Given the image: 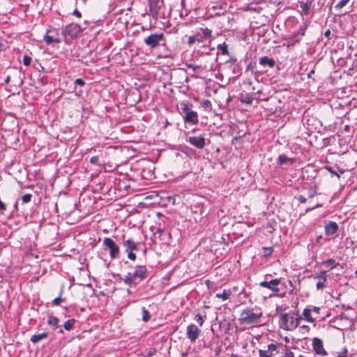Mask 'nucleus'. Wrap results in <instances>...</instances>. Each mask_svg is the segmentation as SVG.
I'll return each instance as SVG.
<instances>
[{"mask_svg": "<svg viewBox=\"0 0 357 357\" xmlns=\"http://www.w3.org/2000/svg\"><path fill=\"white\" fill-rule=\"evenodd\" d=\"M75 84L82 86H84L85 84V82H84V81L82 79L77 78L75 81Z\"/></svg>", "mask_w": 357, "mask_h": 357, "instance_id": "79ce46f5", "label": "nucleus"}, {"mask_svg": "<svg viewBox=\"0 0 357 357\" xmlns=\"http://www.w3.org/2000/svg\"><path fill=\"white\" fill-rule=\"evenodd\" d=\"M151 318L149 312L145 308H142V320L144 322L148 321Z\"/></svg>", "mask_w": 357, "mask_h": 357, "instance_id": "a878e982", "label": "nucleus"}, {"mask_svg": "<svg viewBox=\"0 0 357 357\" xmlns=\"http://www.w3.org/2000/svg\"><path fill=\"white\" fill-rule=\"evenodd\" d=\"M10 76H8L5 80V82L8 84L10 82Z\"/></svg>", "mask_w": 357, "mask_h": 357, "instance_id": "4d7b16f0", "label": "nucleus"}, {"mask_svg": "<svg viewBox=\"0 0 357 357\" xmlns=\"http://www.w3.org/2000/svg\"><path fill=\"white\" fill-rule=\"evenodd\" d=\"M236 61V59L234 57L230 58L229 60L226 61V63H234Z\"/></svg>", "mask_w": 357, "mask_h": 357, "instance_id": "603ef678", "label": "nucleus"}, {"mask_svg": "<svg viewBox=\"0 0 357 357\" xmlns=\"http://www.w3.org/2000/svg\"><path fill=\"white\" fill-rule=\"evenodd\" d=\"M59 333H63V330H62V329H60V330H59Z\"/></svg>", "mask_w": 357, "mask_h": 357, "instance_id": "680f3d73", "label": "nucleus"}, {"mask_svg": "<svg viewBox=\"0 0 357 357\" xmlns=\"http://www.w3.org/2000/svg\"><path fill=\"white\" fill-rule=\"evenodd\" d=\"M261 317L262 312L260 310L246 308L241 312L238 321L241 324H252L257 323Z\"/></svg>", "mask_w": 357, "mask_h": 357, "instance_id": "7ed1b4c3", "label": "nucleus"}, {"mask_svg": "<svg viewBox=\"0 0 357 357\" xmlns=\"http://www.w3.org/2000/svg\"><path fill=\"white\" fill-rule=\"evenodd\" d=\"M195 35L197 42L202 43L211 38L212 31L208 28H201Z\"/></svg>", "mask_w": 357, "mask_h": 357, "instance_id": "f8f14e48", "label": "nucleus"}, {"mask_svg": "<svg viewBox=\"0 0 357 357\" xmlns=\"http://www.w3.org/2000/svg\"><path fill=\"white\" fill-rule=\"evenodd\" d=\"M302 319L298 312L283 313L280 315L282 328L285 331L295 330Z\"/></svg>", "mask_w": 357, "mask_h": 357, "instance_id": "f03ea898", "label": "nucleus"}, {"mask_svg": "<svg viewBox=\"0 0 357 357\" xmlns=\"http://www.w3.org/2000/svg\"><path fill=\"white\" fill-rule=\"evenodd\" d=\"M231 295V291L230 289H225L222 293H217L215 297L226 301L230 298Z\"/></svg>", "mask_w": 357, "mask_h": 357, "instance_id": "6ab92c4d", "label": "nucleus"}, {"mask_svg": "<svg viewBox=\"0 0 357 357\" xmlns=\"http://www.w3.org/2000/svg\"><path fill=\"white\" fill-rule=\"evenodd\" d=\"M328 33H329V31H327L326 32V34H328Z\"/></svg>", "mask_w": 357, "mask_h": 357, "instance_id": "69168bd1", "label": "nucleus"}, {"mask_svg": "<svg viewBox=\"0 0 357 357\" xmlns=\"http://www.w3.org/2000/svg\"><path fill=\"white\" fill-rule=\"evenodd\" d=\"M82 31L83 29L78 24L71 23L65 27L63 32L71 38H77Z\"/></svg>", "mask_w": 357, "mask_h": 357, "instance_id": "9d476101", "label": "nucleus"}, {"mask_svg": "<svg viewBox=\"0 0 357 357\" xmlns=\"http://www.w3.org/2000/svg\"><path fill=\"white\" fill-rule=\"evenodd\" d=\"M324 282H323V281L318 282L317 283V289H322L325 287Z\"/></svg>", "mask_w": 357, "mask_h": 357, "instance_id": "49530a36", "label": "nucleus"}, {"mask_svg": "<svg viewBox=\"0 0 357 357\" xmlns=\"http://www.w3.org/2000/svg\"><path fill=\"white\" fill-rule=\"evenodd\" d=\"M31 61V58L28 55H24L23 56V64L26 66L30 65Z\"/></svg>", "mask_w": 357, "mask_h": 357, "instance_id": "e433bc0d", "label": "nucleus"}, {"mask_svg": "<svg viewBox=\"0 0 357 357\" xmlns=\"http://www.w3.org/2000/svg\"><path fill=\"white\" fill-rule=\"evenodd\" d=\"M163 4V1L161 0H150L149 1V12L152 17L157 18L158 17H162L160 15V9Z\"/></svg>", "mask_w": 357, "mask_h": 357, "instance_id": "6e6552de", "label": "nucleus"}, {"mask_svg": "<svg viewBox=\"0 0 357 357\" xmlns=\"http://www.w3.org/2000/svg\"><path fill=\"white\" fill-rule=\"evenodd\" d=\"M347 349H344V351L338 354V357H347Z\"/></svg>", "mask_w": 357, "mask_h": 357, "instance_id": "3c124183", "label": "nucleus"}, {"mask_svg": "<svg viewBox=\"0 0 357 357\" xmlns=\"http://www.w3.org/2000/svg\"><path fill=\"white\" fill-rule=\"evenodd\" d=\"M229 357H241L239 356L238 355H237L236 354H231Z\"/></svg>", "mask_w": 357, "mask_h": 357, "instance_id": "6e6d98bb", "label": "nucleus"}, {"mask_svg": "<svg viewBox=\"0 0 357 357\" xmlns=\"http://www.w3.org/2000/svg\"><path fill=\"white\" fill-rule=\"evenodd\" d=\"M312 347L313 350L317 354L321 356H326L327 352L324 348L323 342L318 337H314L312 340Z\"/></svg>", "mask_w": 357, "mask_h": 357, "instance_id": "ddd939ff", "label": "nucleus"}, {"mask_svg": "<svg viewBox=\"0 0 357 357\" xmlns=\"http://www.w3.org/2000/svg\"><path fill=\"white\" fill-rule=\"evenodd\" d=\"M314 278L315 279H320L323 282H326L327 280V273L326 271H322L320 272V273L317 275H314Z\"/></svg>", "mask_w": 357, "mask_h": 357, "instance_id": "bb28decb", "label": "nucleus"}, {"mask_svg": "<svg viewBox=\"0 0 357 357\" xmlns=\"http://www.w3.org/2000/svg\"><path fill=\"white\" fill-rule=\"evenodd\" d=\"M313 312H316V313H319V311H320V307H313L312 310Z\"/></svg>", "mask_w": 357, "mask_h": 357, "instance_id": "864d4df0", "label": "nucleus"}, {"mask_svg": "<svg viewBox=\"0 0 357 357\" xmlns=\"http://www.w3.org/2000/svg\"><path fill=\"white\" fill-rule=\"evenodd\" d=\"M259 63L264 66H268L270 68H273L275 64V62L274 59L265 56L259 59Z\"/></svg>", "mask_w": 357, "mask_h": 357, "instance_id": "f3484780", "label": "nucleus"}, {"mask_svg": "<svg viewBox=\"0 0 357 357\" xmlns=\"http://www.w3.org/2000/svg\"><path fill=\"white\" fill-rule=\"evenodd\" d=\"M44 41L47 44L50 45L53 42L55 43H59V39L58 38H54L53 37L47 35V33L44 36Z\"/></svg>", "mask_w": 357, "mask_h": 357, "instance_id": "393cba45", "label": "nucleus"}, {"mask_svg": "<svg viewBox=\"0 0 357 357\" xmlns=\"http://www.w3.org/2000/svg\"><path fill=\"white\" fill-rule=\"evenodd\" d=\"M47 324L50 326H52L56 328V327H58L59 319H58V318H56L55 317L50 316L48 317Z\"/></svg>", "mask_w": 357, "mask_h": 357, "instance_id": "4be33fe9", "label": "nucleus"}, {"mask_svg": "<svg viewBox=\"0 0 357 357\" xmlns=\"http://www.w3.org/2000/svg\"><path fill=\"white\" fill-rule=\"evenodd\" d=\"M310 2L301 3V8L303 12L307 13L310 8Z\"/></svg>", "mask_w": 357, "mask_h": 357, "instance_id": "2f4dec72", "label": "nucleus"}, {"mask_svg": "<svg viewBox=\"0 0 357 357\" xmlns=\"http://www.w3.org/2000/svg\"><path fill=\"white\" fill-rule=\"evenodd\" d=\"M123 246L125 248V251L133 252L137 250V243L135 242L132 238H128L123 241Z\"/></svg>", "mask_w": 357, "mask_h": 357, "instance_id": "dca6fc26", "label": "nucleus"}, {"mask_svg": "<svg viewBox=\"0 0 357 357\" xmlns=\"http://www.w3.org/2000/svg\"><path fill=\"white\" fill-rule=\"evenodd\" d=\"M201 334V330L196 325L191 324L186 328V336L191 342H195Z\"/></svg>", "mask_w": 357, "mask_h": 357, "instance_id": "1a4fd4ad", "label": "nucleus"}, {"mask_svg": "<svg viewBox=\"0 0 357 357\" xmlns=\"http://www.w3.org/2000/svg\"><path fill=\"white\" fill-rule=\"evenodd\" d=\"M75 323V320L74 319H69L64 323L63 327L66 331H70L73 328Z\"/></svg>", "mask_w": 357, "mask_h": 357, "instance_id": "5701e85b", "label": "nucleus"}, {"mask_svg": "<svg viewBox=\"0 0 357 357\" xmlns=\"http://www.w3.org/2000/svg\"><path fill=\"white\" fill-rule=\"evenodd\" d=\"M63 301V299L61 298V296H59L56 298H54L53 301H52V304L54 305H60V303Z\"/></svg>", "mask_w": 357, "mask_h": 357, "instance_id": "ea45409f", "label": "nucleus"}, {"mask_svg": "<svg viewBox=\"0 0 357 357\" xmlns=\"http://www.w3.org/2000/svg\"><path fill=\"white\" fill-rule=\"evenodd\" d=\"M314 71L312 70L307 75V77L310 78L312 77V75L314 74Z\"/></svg>", "mask_w": 357, "mask_h": 357, "instance_id": "5fc2aeb1", "label": "nucleus"}, {"mask_svg": "<svg viewBox=\"0 0 357 357\" xmlns=\"http://www.w3.org/2000/svg\"><path fill=\"white\" fill-rule=\"evenodd\" d=\"M127 292H128V294H130V293H131L129 289L127 290Z\"/></svg>", "mask_w": 357, "mask_h": 357, "instance_id": "13d9d810", "label": "nucleus"}, {"mask_svg": "<svg viewBox=\"0 0 357 357\" xmlns=\"http://www.w3.org/2000/svg\"><path fill=\"white\" fill-rule=\"evenodd\" d=\"M356 277L357 278V270L355 271Z\"/></svg>", "mask_w": 357, "mask_h": 357, "instance_id": "052dcab7", "label": "nucleus"}, {"mask_svg": "<svg viewBox=\"0 0 357 357\" xmlns=\"http://www.w3.org/2000/svg\"><path fill=\"white\" fill-rule=\"evenodd\" d=\"M82 1H83V2H84V3L86 1V0H82Z\"/></svg>", "mask_w": 357, "mask_h": 357, "instance_id": "774afa93", "label": "nucleus"}, {"mask_svg": "<svg viewBox=\"0 0 357 357\" xmlns=\"http://www.w3.org/2000/svg\"><path fill=\"white\" fill-rule=\"evenodd\" d=\"M328 33H329V31H327L326 32V34H328Z\"/></svg>", "mask_w": 357, "mask_h": 357, "instance_id": "e2e57ef3", "label": "nucleus"}, {"mask_svg": "<svg viewBox=\"0 0 357 357\" xmlns=\"http://www.w3.org/2000/svg\"><path fill=\"white\" fill-rule=\"evenodd\" d=\"M195 319L197 322V324L199 325V326H203L204 320L201 314H196Z\"/></svg>", "mask_w": 357, "mask_h": 357, "instance_id": "473e14b6", "label": "nucleus"}, {"mask_svg": "<svg viewBox=\"0 0 357 357\" xmlns=\"http://www.w3.org/2000/svg\"><path fill=\"white\" fill-rule=\"evenodd\" d=\"M338 229V225L333 221H329L324 226L325 233L327 236H333Z\"/></svg>", "mask_w": 357, "mask_h": 357, "instance_id": "4468645a", "label": "nucleus"}, {"mask_svg": "<svg viewBox=\"0 0 357 357\" xmlns=\"http://www.w3.org/2000/svg\"><path fill=\"white\" fill-rule=\"evenodd\" d=\"M203 50L202 51V54H209L211 51H213L215 50L214 47H209L208 46H203L202 47Z\"/></svg>", "mask_w": 357, "mask_h": 357, "instance_id": "f704fd0d", "label": "nucleus"}, {"mask_svg": "<svg viewBox=\"0 0 357 357\" xmlns=\"http://www.w3.org/2000/svg\"><path fill=\"white\" fill-rule=\"evenodd\" d=\"M197 42L195 35L190 36L188 38V44L189 46H192L194 43Z\"/></svg>", "mask_w": 357, "mask_h": 357, "instance_id": "4c0bfd02", "label": "nucleus"}, {"mask_svg": "<svg viewBox=\"0 0 357 357\" xmlns=\"http://www.w3.org/2000/svg\"><path fill=\"white\" fill-rule=\"evenodd\" d=\"M128 257L132 261H135L136 259V255L133 252H127Z\"/></svg>", "mask_w": 357, "mask_h": 357, "instance_id": "37998d69", "label": "nucleus"}, {"mask_svg": "<svg viewBox=\"0 0 357 357\" xmlns=\"http://www.w3.org/2000/svg\"><path fill=\"white\" fill-rule=\"evenodd\" d=\"M298 200L299 202L301 203H305L306 201H307V199L305 197H304L303 195H300L298 197Z\"/></svg>", "mask_w": 357, "mask_h": 357, "instance_id": "09e8293b", "label": "nucleus"}, {"mask_svg": "<svg viewBox=\"0 0 357 357\" xmlns=\"http://www.w3.org/2000/svg\"><path fill=\"white\" fill-rule=\"evenodd\" d=\"M326 169L333 175L336 176L338 178L340 177L341 174L344 173V170L338 169V172L335 171L332 167H326Z\"/></svg>", "mask_w": 357, "mask_h": 357, "instance_id": "412c9836", "label": "nucleus"}, {"mask_svg": "<svg viewBox=\"0 0 357 357\" xmlns=\"http://www.w3.org/2000/svg\"><path fill=\"white\" fill-rule=\"evenodd\" d=\"M252 100H253V98L251 96L248 95V94L245 95L241 99V102H244V103H246V104H249V105L252 104Z\"/></svg>", "mask_w": 357, "mask_h": 357, "instance_id": "c85d7f7f", "label": "nucleus"}, {"mask_svg": "<svg viewBox=\"0 0 357 357\" xmlns=\"http://www.w3.org/2000/svg\"><path fill=\"white\" fill-rule=\"evenodd\" d=\"M281 282V280L276 278L270 281H264L259 283L260 287L267 288L273 291V296H279L280 288L279 284ZM271 297L272 295L270 296Z\"/></svg>", "mask_w": 357, "mask_h": 357, "instance_id": "0eeeda50", "label": "nucleus"}, {"mask_svg": "<svg viewBox=\"0 0 357 357\" xmlns=\"http://www.w3.org/2000/svg\"><path fill=\"white\" fill-rule=\"evenodd\" d=\"M323 264L331 266V268L336 267V266L337 265V264L335 263V261L333 259H328L324 261L323 262Z\"/></svg>", "mask_w": 357, "mask_h": 357, "instance_id": "cd10ccee", "label": "nucleus"}, {"mask_svg": "<svg viewBox=\"0 0 357 357\" xmlns=\"http://www.w3.org/2000/svg\"><path fill=\"white\" fill-rule=\"evenodd\" d=\"M218 49H219L221 51V54L224 55H228L229 51L227 48V45L224 43L222 44H220L218 45Z\"/></svg>", "mask_w": 357, "mask_h": 357, "instance_id": "b1692460", "label": "nucleus"}, {"mask_svg": "<svg viewBox=\"0 0 357 357\" xmlns=\"http://www.w3.org/2000/svg\"><path fill=\"white\" fill-rule=\"evenodd\" d=\"M312 310L309 308H305L303 312V319L308 322L313 323L315 319L311 316Z\"/></svg>", "mask_w": 357, "mask_h": 357, "instance_id": "aec40b11", "label": "nucleus"}, {"mask_svg": "<svg viewBox=\"0 0 357 357\" xmlns=\"http://www.w3.org/2000/svg\"><path fill=\"white\" fill-rule=\"evenodd\" d=\"M147 272V268L145 266H136L134 271L128 273L123 278V282L127 285H137L146 278Z\"/></svg>", "mask_w": 357, "mask_h": 357, "instance_id": "f257e3e1", "label": "nucleus"}, {"mask_svg": "<svg viewBox=\"0 0 357 357\" xmlns=\"http://www.w3.org/2000/svg\"><path fill=\"white\" fill-rule=\"evenodd\" d=\"M291 159L285 155H280L278 157V163L282 165L289 161Z\"/></svg>", "mask_w": 357, "mask_h": 357, "instance_id": "c756f323", "label": "nucleus"}, {"mask_svg": "<svg viewBox=\"0 0 357 357\" xmlns=\"http://www.w3.org/2000/svg\"><path fill=\"white\" fill-rule=\"evenodd\" d=\"M187 142L199 149H202L206 146V139L202 135L188 137Z\"/></svg>", "mask_w": 357, "mask_h": 357, "instance_id": "9b49d317", "label": "nucleus"}, {"mask_svg": "<svg viewBox=\"0 0 357 357\" xmlns=\"http://www.w3.org/2000/svg\"><path fill=\"white\" fill-rule=\"evenodd\" d=\"M181 110L184 114L183 119L185 123L192 125H196L199 122L198 114L191 109L192 105L188 103H181Z\"/></svg>", "mask_w": 357, "mask_h": 357, "instance_id": "20e7f679", "label": "nucleus"}, {"mask_svg": "<svg viewBox=\"0 0 357 357\" xmlns=\"http://www.w3.org/2000/svg\"><path fill=\"white\" fill-rule=\"evenodd\" d=\"M165 37L162 33H153L144 39V43L151 49L155 48L160 44L164 45Z\"/></svg>", "mask_w": 357, "mask_h": 357, "instance_id": "39448f33", "label": "nucleus"}, {"mask_svg": "<svg viewBox=\"0 0 357 357\" xmlns=\"http://www.w3.org/2000/svg\"><path fill=\"white\" fill-rule=\"evenodd\" d=\"M273 248L271 247L264 248V253L265 256H269L273 253Z\"/></svg>", "mask_w": 357, "mask_h": 357, "instance_id": "58836bf2", "label": "nucleus"}, {"mask_svg": "<svg viewBox=\"0 0 357 357\" xmlns=\"http://www.w3.org/2000/svg\"><path fill=\"white\" fill-rule=\"evenodd\" d=\"M103 245L109 250V256L112 259H116L119 257V247L112 238H105L103 239Z\"/></svg>", "mask_w": 357, "mask_h": 357, "instance_id": "423d86ee", "label": "nucleus"}, {"mask_svg": "<svg viewBox=\"0 0 357 357\" xmlns=\"http://www.w3.org/2000/svg\"><path fill=\"white\" fill-rule=\"evenodd\" d=\"M202 107L206 109H209L210 110L212 109V105L210 100H205L202 103Z\"/></svg>", "mask_w": 357, "mask_h": 357, "instance_id": "72a5a7b5", "label": "nucleus"}, {"mask_svg": "<svg viewBox=\"0 0 357 357\" xmlns=\"http://www.w3.org/2000/svg\"><path fill=\"white\" fill-rule=\"evenodd\" d=\"M90 162L91 164H98V156H93L90 159Z\"/></svg>", "mask_w": 357, "mask_h": 357, "instance_id": "a18cd8bd", "label": "nucleus"}, {"mask_svg": "<svg viewBox=\"0 0 357 357\" xmlns=\"http://www.w3.org/2000/svg\"><path fill=\"white\" fill-rule=\"evenodd\" d=\"M278 345L275 344H270L267 347V349H260L259 351V357H272L273 352L276 351Z\"/></svg>", "mask_w": 357, "mask_h": 357, "instance_id": "2eb2a0df", "label": "nucleus"}, {"mask_svg": "<svg viewBox=\"0 0 357 357\" xmlns=\"http://www.w3.org/2000/svg\"><path fill=\"white\" fill-rule=\"evenodd\" d=\"M328 33H329V31H327L326 32V34H328Z\"/></svg>", "mask_w": 357, "mask_h": 357, "instance_id": "338daca9", "label": "nucleus"}, {"mask_svg": "<svg viewBox=\"0 0 357 357\" xmlns=\"http://www.w3.org/2000/svg\"><path fill=\"white\" fill-rule=\"evenodd\" d=\"M328 33H329V31H327L326 32V34H328Z\"/></svg>", "mask_w": 357, "mask_h": 357, "instance_id": "0e129e2a", "label": "nucleus"}, {"mask_svg": "<svg viewBox=\"0 0 357 357\" xmlns=\"http://www.w3.org/2000/svg\"><path fill=\"white\" fill-rule=\"evenodd\" d=\"M316 195V191L313 189H310L309 191H308V194H307V196L309 198H312L314 197V195Z\"/></svg>", "mask_w": 357, "mask_h": 357, "instance_id": "c03bdc74", "label": "nucleus"}, {"mask_svg": "<svg viewBox=\"0 0 357 357\" xmlns=\"http://www.w3.org/2000/svg\"><path fill=\"white\" fill-rule=\"evenodd\" d=\"M48 333H43L40 334H36L31 336L30 340L32 343L36 344L39 341L47 337Z\"/></svg>", "mask_w": 357, "mask_h": 357, "instance_id": "a211bd4d", "label": "nucleus"}, {"mask_svg": "<svg viewBox=\"0 0 357 357\" xmlns=\"http://www.w3.org/2000/svg\"><path fill=\"white\" fill-rule=\"evenodd\" d=\"M350 0H341L335 6L336 9H341L344 7Z\"/></svg>", "mask_w": 357, "mask_h": 357, "instance_id": "7c9ffc66", "label": "nucleus"}, {"mask_svg": "<svg viewBox=\"0 0 357 357\" xmlns=\"http://www.w3.org/2000/svg\"><path fill=\"white\" fill-rule=\"evenodd\" d=\"M32 195L31 194H25L22 197V200L23 203H29L31 202V199Z\"/></svg>", "mask_w": 357, "mask_h": 357, "instance_id": "c9c22d12", "label": "nucleus"}, {"mask_svg": "<svg viewBox=\"0 0 357 357\" xmlns=\"http://www.w3.org/2000/svg\"><path fill=\"white\" fill-rule=\"evenodd\" d=\"M284 357H294V354L292 351L287 350Z\"/></svg>", "mask_w": 357, "mask_h": 357, "instance_id": "de8ad7c7", "label": "nucleus"}, {"mask_svg": "<svg viewBox=\"0 0 357 357\" xmlns=\"http://www.w3.org/2000/svg\"><path fill=\"white\" fill-rule=\"evenodd\" d=\"M73 14L75 16H76V17H79V18H80V17H82V14H81V13H80L78 10H77V9H75V10L73 11Z\"/></svg>", "mask_w": 357, "mask_h": 357, "instance_id": "8fccbe9b", "label": "nucleus"}, {"mask_svg": "<svg viewBox=\"0 0 357 357\" xmlns=\"http://www.w3.org/2000/svg\"><path fill=\"white\" fill-rule=\"evenodd\" d=\"M182 356H187V354H182Z\"/></svg>", "mask_w": 357, "mask_h": 357, "instance_id": "bf43d9fd", "label": "nucleus"}, {"mask_svg": "<svg viewBox=\"0 0 357 357\" xmlns=\"http://www.w3.org/2000/svg\"><path fill=\"white\" fill-rule=\"evenodd\" d=\"M300 330L302 331L303 333H307L310 331V327L307 325H302L300 327Z\"/></svg>", "mask_w": 357, "mask_h": 357, "instance_id": "a19ab883", "label": "nucleus"}]
</instances>
